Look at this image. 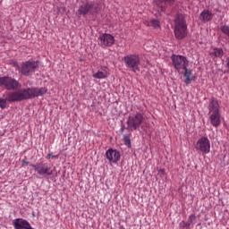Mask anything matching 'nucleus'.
<instances>
[{"instance_id": "nucleus-6", "label": "nucleus", "mask_w": 229, "mask_h": 229, "mask_svg": "<svg viewBox=\"0 0 229 229\" xmlns=\"http://www.w3.org/2000/svg\"><path fill=\"white\" fill-rule=\"evenodd\" d=\"M99 12H101V8H99V4L94 2L84 3L78 9L79 15H83V16L88 15V13H89L90 15H94L96 13H99Z\"/></svg>"}, {"instance_id": "nucleus-2", "label": "nucleus", "mask_w": 229, "mask_h": 229, "mask_svg": "<svg viewBox=\"0 0 229 229\" xmlns=\"http://www.w3.org/2000/svg\"><path fill=\"white\" fill-rule=\"evenodd\" d=\"M208 121L214 128L221 126V111L219 110V101L216 98H211L208 104Z\"/></svg>"}, {"instance_id": "nucleus-3", "label": "nucleus", "mask_w": 229, "mask_h": 229, "mask_svg": "<svg viewBox=\"0 0 229 229\" xmlns=\"http://www.w3.org/2000/svg\"><path fill=\"white\" fill-rule=\"evenodd\" d=\"M174 37L177 40H183L188 35L187 22L183 14H177L174 19Z\"/></svg>"}, {"instance_id": "nucleus-13", "label": "nucleus", "mask_w": 229, "mask_h": 229, "mask_svg": "<svg viewBox=\"0 0 229 229\" xmlns=\"http://www.w3.org/2000/svg\"><path fill=\"white\" fill-rule=\"evenodd\" d=\"M100 46L102 47H110L114 46L115 38L111 34H103L99 37Z\"/></svg>"}, {"instance_id": "nucleus-19", "label": "nucleus", "mask_w": 229, "mask_h": 229, "mask_svg": "<svg viewBox=\"0 0 229 229\" xmlns=\"http://www.w3.org/2000/svg\"><path fill=\"white\" fill-rule=\"evenodd\" d=\"M189 219H190V223H185V221H182L180 223V226H182V228H189V226H191V222L192 221V219H196V216L191 215L190 216Z\"/></svg>"}, {"instance_id": "nucleus-18", "label": "nucleus", "mask_w": 229, "mask_h": 229, "mask_svg": "<svg viewBox=\"0 0 229 229\" xmlns=\"http://www.w3.org/2000/svg\"><path fill=\"white\" fill-rule=\"evenodd\" d=\"M211 55L216 58H223L225 52L222 50V48H214Z\"/></svg>"}, {"instance_id": "nucleus-11", "label": "nucleus", "mask_w": 229, "mask_h": 229, "mask_svg": "<svg viewBox=\"0 0 229 229\" xmlns=\"http://www.w3.org/2000/svg\"><path fill=\"white\" fill-rule=\"evenodd\" d=\"M195 149L199 153L208 155V153H210V140H208L207 137H201L196 142Z\"/></svg>"}, {"instance_id": "nucleus-17", "label": "nucleus", "mask_w": 229, "mask_h": 229, "mask_svg": "<svg viewBox=\"0 0 229 229\" xmlns=\"http://www.w3.org/2000/svg\"><path fill=\"white\" fill-rule=\"evenodd\" d=\"M212 12L208 11V10H204L201 13H200V18L205 21V22H208V21H212Z\"/></svg>"}, {"instance_id": "nucleus-20", "label": "nucleus", "mask_w": 229, "mask_h": 229, "mask_svg": "<svg viewBox=\"0 0 229 229\" xmlns=\"http://www.w3.org/2000/svg\"><path fill=\"white\" fill-rule=\"evenodd\" d=\"M123 142L125 146H127L128 148H131V140L130 139V135H123Z\"/></svg>"}, {"instance_id": "nucleus-26", "label": "nucleus", "mask_w": 229, "mask_h": 229, "mask_svg": "<svg viewBox=\"0 0 229 229\" xmlns=\"http://www.w3.org/2000/svg\"><path fill=\"white\" fill-rule=\"evenodd\" d=\"M159 173H162V174H164L165 173V169H160Z\"/></svg>"}, {"instance_id": "nucleus-24", "label": "nucleus", "mask_w": 229, "mask_h": 229, "mask_svg": "<svg viewBox=\"0 0 229 229\" xmlns=\"http://www.w3.org/2000/svg\"><path fill=\"white\" fill-rule=\"evenodd\" d=\"M51 157H52V158H57V157L53 154H47V160H49V158H51Z\"/></svg>"}, {"instance_id": "nucleus-23", "label": "nucleus", "mask_w": 229, "mask_h": 229, "mask_svg": "<svg viewBox=\"0 0 229 229\" xmlns=\"http://www.w3.org/2000/svg\"><path fill=\"white\" fill-rule=\"evenodd\" d=\"M161 3H167L168 4H174V0H159Z\"/></svg>"}, {"instance_id": "nucleus-7", "label": "nucleus", "mask_w": 229, "mask_h": 229, "mask_svg": "<svg viewBox=\"0 0 229 229\" xmlns=\"http://www.w3.org/2000/svg\"><path fill=\"white\" fill-rule=\"evenodd\" d=\"M172 60V65L178 71V72L182 73L184 69H187L189 67V60H187V57L183 55H173L171 56Z\"/></svg>"}, {"instance_id": "nucleus-25", "label": "nucleus", "mask_w": 229, "mask_h": 229, "mask_svg": "<svg viewBox=\"0 0 229 229\" xmlns=\"http://www.w3.org/2000/svg\"><path fill=\"white\" fill-rule=\"evenodd\" d=\"M225 64H226L227 69H229V57H227L225 59Z\"/></svg>"}, {"instance_id": "nucleus-14", "label": "nucleus", "mask_w": 229, "mask_h": 229, "mask_svg": "<svg viewBox=\"0 0 229 229\" xmlns=\"http://www.w3.org/2000/svg\"><path fill=\"white\" fill-rule=\"evenodd\" d=\"M13 225L14 229H33L28 220L24 218H16L13 220Z\"/></svg>"}, {"instance_id": "nucleus-15", "label": "nucleus", "mask_w": 229, "mask_h": 229, "mask_svg": "<svg viewBox=\"0 0 229 229\" xmlns=\"http://www.w3.org/2000/svg\"><path fill=\"white\" fill-rule=\"evenodd\" d=\"M92 77L95 78V80H105L108 78V70L106 68H102L96 73H93Z\"/></svg>"}, {"instance_id": "nucleus-10", "label": "nucleus", "mask_w": 229, "mask_h": 229, "mask_svg": "<svg viewBox=\"0 0 229 229\" xmlns=\"http://www.w3.org/2000/svg\"><path fill=\"white\" fill-rule=\"evenodd\" d=\"M30 167H33L39 176H52L53 174V168L47 163L30 164Z\"/></svg>"}, {"instance_id": "nucleus-1", "label": "nucleus", "mask_w": 229, "mask_h": 229, "mask_svg": "<svg viewBox=\"0 0 229 229\" xmlns=\"http://www.w3.org/2000/svg\"><path fill=\"white\" fill-rule=\"evenodd\" d=\"M47 92L46 88H27L21 89L16 91H12L7 94V101L9 103H15L24 101L26 99H33L38 96H44Z\"/></svg>"}, {"instance_id": "nucleus-4", "label": "nucleus", "mask_w": 229, "mask_h": 229, "mask_svg": "<svg viewBox=\"0 0 229 229\" xmlns=\"http://www.w3.org/2000/svg\"><path fill=\"white\" fill-rule=\"evenodd\" d=\"M146 123V115L144 113L136 112L128 117L126 124L129 131H135L140 129V126Z\"/></svg>"}, {"instance_id": "nucleus-16", "label": "nucleus", "mask_w": 229, "mask_h": 229, "mask_svg": "<svg viewBox=\"0 0 229 229\" xmlns=\"http://www.w3.org/2000/svg\"><path fill=\"white\" fill-rule=\"evenodd\" d=\"M182 73L183 78H185L184 83H186V85H190L191 81L194 80V76H192V71L186 68L183 70Z\"/></svg>"}, {"instance_id": "nucleus-8", "label": "nucleus", "mask_w": 229, "mask_h": 229, "mask_svg": "<svg viewBox=\"0 0 229 229\" xmlns=\"http://www.w3.org/2000/svg\"><path fill=\"white\" fill-rule=\"evenodd\" d=\"M0 87L5 90H17L21 89V83L10 76H4L0 77Z\"/></svg>"}, {"instance_id": "nucleus-27", "label": "nucleus", "mask_w": 229, "mask_h": 229, "mask_svg": "<svg viewBox=\"0 0 229 229\" xmlns=\"http://www.w3.org/2000/svg\"><path fill=\"white\" fill-rule=\"evenodd\" d=\"M125 129L126 128L124 127V125H123L122 128H121V131H124Z\"/></svg>"}, {"instance_id": "nucleus-21", "label": "nucleus", "mask_w": 229, "mask_h": 229, "mask_svg": "<svg viewBox=\"0 0 229 229\" xmlns=\"http://www.w3.org/2000/svg\"><path fill=\"white\" fill-rule=\"evenodd\" d=\"M149 25L153 28H160V21L158 20L152 19L149 21Z\"/></svg>"}, {"instance_id": "nucleus-28", "label": "nucleus", "mask_w": 229, "mask_h": 229, "mask_svg": "<svg viewBox=\"0 0 229 229\" xmlns=\"http://www.w3.org/2000/svg\"><path fill=\"white\" fill-rule=\"evenodd\" d=\"M23 162V164H26V165H28V161H22Z\"/></svg>"}, {"instance_id": "nucleus-22", "label": "nucleus", "mask_w": 229, "mask_h": 229, "mask_svg": "<svg viewBox=\"0 0 229 229\" xmlns=\"http://www.w3.org/2000/svg\"><path fill=\"white\" fill-rule=\"evenodd\" d=\"M6 101H8V98H0V108H2V110H4V108H6Z\"/></svg>"}, {"instance_id": "nucleus-12", "label": "nucleus", "mask_w": 229, "mask_h": 229, "mask_svg": "<svg viewBox=\"0 0 229 229\" xmlns=\"http://www.w3.org/2000/svg\"><path fill=\"white\" fill-rule=\"evenodd\" d=\"M106 158L111 163V164H117L119 160H121V153L119 151L109 148L106 152Z\"/></svg>"}, {"instance_id": "nucleus-5", "label": "nucleus", "mask_w": 229, "mask_h": 229, "mask_svg": "<svg viewBox=\"0 0 229 229\" xmlns=\"http://www.w3.org/2000/svg\"><path fill=\"white\" fill-rule=\"evenodd\" d=\"M122 60L127 69H130V71H132V72H137L140 71V56L139 55L131 54L123 56Z\"/></svg>"}, {"instance_id": "nucleus-9", "label": "nucleus", "mask_w": 229, "mask_h": 229, "mask_svg": "<svg viewBox=\"0 0 229 229\" xmlns=\"http://www.w3.org/2000/svg\"><path fill=\"white\" fill-rule=\"evenodd\" d=\"M38 69V63L35 61H26L21 64L19 71L23 76H31Z\"/></svg>"}]
</instances>
